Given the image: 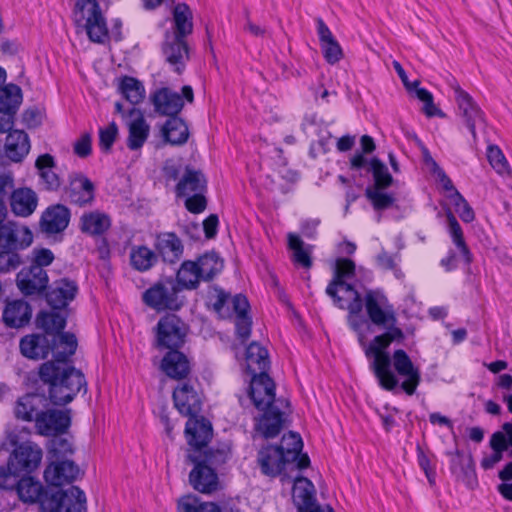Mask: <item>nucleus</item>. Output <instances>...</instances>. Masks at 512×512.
Instances as JSON below:
<instances>
[{"label":"nucleus","instance_id":"1","mask_svg":"<svg viewBox=\"0 0 512 512\" xmlns=\"http://www.w3.org/2000/svg\"><path fill=\"white\" fill-rule=\"evenodd\" d=\"M359 316L360 314H349L348 324L357 334L366 357L372 358L370 368L379 385L387 391H393L400 386L407 395H413L421 382L420 368L413 363L403 349L395 350L392 355L386 351L392 342L404 340L402 329L396 325L381 327L385 332L375 336L369 344H366L363 326L367 325V321Z\"/></svg>","mask_w":512,"mask_h":512},{"label":"nucleus","instance_id":"2","mask_svg":"<svg viewBox=\"0 0 512 512\" xmlns=\"http://www.w3.org/2000/svg\"><path fill=\"white\" fill-rule=\"evenodd\" d=\"M249 396L254 406L263 411L256 418L255 430L265 439L276 437L284 427L286 411L283 408H288V401L275 398V383L267 373L252 376Z\"/></svg>","mask_w":512,"mask_h":512},{"label":"nucleus","instance_id":"3","mask_svg":"<svg viewBox=\"0 0 512 512\" xmlns=\"http://www.w3.org/2000/svg\"><path fill=\"white\" fill-rule=\"evenodd\" d=\"M38 375L47 386L49 400L55 406L70 403L82 389L87 391L84 374L66 363L47 361L40 365Z\"/></svg>","mask_w":512,"mask_h":512},{"label":"nucleus","instance_id":"4","mask_svg":"<svg viewBox=\"0 0 512 512\" xmlns=\"http://www.w3.org/2000/svg\"><path fill=\"white\" fill-rule=\"evenodd\" d=\"M355 264L349 259L340 258L336 261L334 276L326 288L334 304L341 309H347L349 314H360L362 300L360 293L346 282L347 278L354 275Z\"/></svg>","mask_w":512,"mask_h":512},{"label":"nucleus","instance_id":"5","mask_svg":"<svg viewBox=\"0 0 512 512\" xmlns=\"http://www.w3.org/2000/svg\"><path fill=\"white\" fill-rule=\"evenodd\" d=\"M181 288L172 278L157 281L142 294L143 303L157 311H178L184 305Z\"/></svg>","mask_w":512,"mask_h":512},{"label":"nucleus","instance_id":"6","mask_svg":"<svg viewBox=\"0 0 512 512\" xmlns=\"http://www.w3.org/2000/svg\"><path fill=\"white\" fill-rule=\"evenodd\" d=\"M74 17L92 42L103 43L107 39V23L96 0H77Z\"/></svg>","mask_w":512,"mask_h":512},{"label":"nucleus","instance_id":"7","mask_svg":"<svg viewBox=\"0 0 512 512\" xmlns=\"http://www.w3.org/2000/svg\"><path fill=\"white\" fill-rule=\"evenodd\" d=\"M362 308L368 320L377 327L396 325L397 317L394 306L381 290H368L362 298Z\"/></svg>","mask_w":512,"mask_h":512},{"label":"nucleus","instance_id":"8","mask_svg":"<svg viewBox=\"0 0 512 512\" xmlns=\"http://www.w3.org/2000/svg\"><path fill=\"white\" fill-rule=\"evenodd\" d=\"M155 331V346L173 351L179 350L185 343L187 326L178 316L169 314L159 319Z\"/></svg>","mask_w":512,"mask_h":512},{"label":"nucleus","instance_id":"9","mask_svg":"<svg viewBox=\"0 0 512 512\" xmlns=\"http://www.w3.org/2000/svg\"><path fill=\"white\" fill-rule=\"evenodd\" d=\"M43 512H85L86 496L77 486L52 492L41 501Z\"/></svg>","mask_w":512,"mask_h":512},{"label":"nucleus","instance_id":"10","mask_svg":"<svg viewBox=\"0 0 512 512\" xmlns=\"http://www.w3.org/2000/svg\"><path fill=\"white\" fill-rule=\"evenodd\" d=\"M42 458L41 447L34 442L27 441L16 445L8 458V465L13 472L31 474L38 469Z\"/></svg>","mask_w":512,"mask_h":512},{"label":"nucleus","instance_id":"11","mask_svg":"<svg viewBox=\"0 0 512 512\" xmlns=\"http://www.w3.org/2000/svg\"><path fill=\"white\" fill-rule=\"evenodd\" d=\"M184 99L193 102L194 94L191 86H183L182 95L170 88H160L152 95L155 111L161 115L177 117L184 106Z\"/></svg>","mask_w":512,"mask_h":512},{"label":"nucleus","instance_id":"12","mask_svg":"<svg viewBox=\"0 0 512 512\" xmlns=\"http://www.w3.org/2000/svg\"><path fill=\"white\" fill-rule=\"evenodd\" d=\"M31 229L20 222L6 220L0 224V249L25 250L33 243Z\"/></svg>","mask_w":512,"mask_h":512},{"label":"nucleus","instance_id":"13","mask_svg":"<svg viewBox=\"0 0 512 512\" xmlns=\"http://www.w3.org/2000/svg\"><path fill=\"white\" fill-rule=\"evenodd\" d=\"M70 424V410L43 409L36 418L35 428L41 436H56L65 433Z\"/></svg>","mask_w":512,"mask_h":512},{"label":"nucleus","instance_id":"14","mask_svg":"<svg viewBox=\"0 0 512 512\" xmlns=\"http://www.w3.org/2000/svg\"><path fill=\"white\" fill-rule=\"evenodd\" d=\"M451 88L455 94L459 114L470 130L473 138L476 139V125L484 121L483 113L471 95L464 91L456 81L451 83Z\"/></svg>","mask_w":512,"mask_h":512},{"label":"nucleus","instance_id":"15","mask_svg":"<svg viewBox=\"0 0 512 512\" xmlns=\"http://www.w3.org/2000/svg\"><path fill=\"white\" fill-rule=\"evenodd\" d=\"M65 193L71 203L84 207L94 201L95 185L82 172H72L68 176Z\"/></svg>","mask_w":512,"mask_h":512},{"label":"nucleus","instance_id":"16","mask_svg":"<svg viewBox=\"0 0 512 512\" xmlns=\"http://www.w3.org/2000/svg\"><path fill=\"white\" fill-rule=\"evenodd\" d=\"M187 460L195 466L189 474V481L193 488L201 493H212L218 489V476L212 467L198 463L195 453H189Z\"/></svg>","mask_w":512,"mask_h":512},{"label":"nucleus","instance_id":"17","mask_svg":"<svg viewBox=\"0 0 512 512\" xmlns=\"http://www.w3.org/2000/svg\"><path fill=\"white\" fill-rule=\"evenodd\" d=\"M49 278L45 269L37 267H24L16 276V284L19 290L27 296L39 295L48 286Z\"/></svg>","mask_w":512,"mask_h":512},{"label":"nucleus","instance_id":"18","mask_svg":"<svg viewBox=\"0 0 512 512\" xmlns=\"http://www.w3.org/2000/svg\"><path fill=\"white\" fill-rule=\"evenodd\" d=\"M79 472V467L73 461H51L45 468L43 477L48 485L59 487L75 481Z\"/></svg>","mask_w":512,"mask_h":512},{"label":"nucleus","instance_id":"19","mask_svg":"<svg viewBox=\"0 0 512 512\" xmlns=\"http://www.w3.org/2000/svg\"><path fill=\"white\" fill-rule=\"evenodd\" d=\"M173 400L177 410L189 418L197 416L201 411V398L195 388L189 383H181L174 389Z\"/></svg>","mask_w":512,"mask_h":512},{"label":"nucleus","instance_id":"20","mask_svg":"<svg viewBox=\"0 0 512 512\" xmlns=\"http://www.w3.org/2000/svg\"><path fill=\"white\" fill-rule=\"evenodd\" d=\"M70 217V210L65 205H51L41 215V231L48 235L63 232L69 225Z\"/></svg>","mask_w":512,"mask_h":512},{"label":"nucleus","instance_id":"21","mask_svg":"<svg viewBox=\"0 0 512 512\" xmlns=\"http://www.w3.org/2000/svg\"><path fill=\"white\" fill-rule=\"evenodd\" d=\"M162 51L166 61L176 72L180 73L189 58L186 39L170 35V32H167L162 45Z\"/></svg>","mask_w":512,"mask_h":512},{"label":"nucleus","instance_id":"22","mask_svg":"<svg viewBox=\"0 0 512 512\" xmlns=\"http://www.w3.org/2000/svg\"><path fill=\"white\" fill-rule=\"evenodd\" d=\"M47 407L44 394L27 393L19 397L14 406L15 417L26 422H36L43 409Z\"/></svg>","mask_w":512,"mask_h":512},{"label":"nucleus","instance_id":"23","mask_svg":"<svg viewBox=\"0 0 512 512\" xmlns=\"http://www.w3.org/2000/svg\"><path fill=\"white\" fill-rule=\"evenodd\" d=\"M293 497L298 501V512H334L328 505L321 507L314 503V486L312 482L305 477H299L295 480Z\"/></svg>","mask_w":512,"mask_h":512},{"label":"nucleus","instance_id":"24","mask_svg":"<svg viewBox=\"0 0 512 512\" xmlns=\"http://www.w3.org/2000/svg\"><path fill=\"white\" fill-rule=\"evenodd\" d=\"M187 442L196 452L207 445L212 437V425L204 417L192 416L188 418L185 427Z\"/></svg>","mask_w":512,"mask_h":512},{"label":"nucleus","instance_id":"25","mask_svg":"<svg viewBox=\"0 0 512 512\" xmlns=\"http://www.w3.org/2000/svg\"><path fill=\"white\" fill-rule=\"evenodd\" d=\"M77 292L78 286L75 281L62 278L53 282L46 299L53 309H62L74 300Z\"/></svg>","mask_w":512,"mask_h":512},{"label":"nucleus","instance_id":"26","mask_svg":"<svg viewBox=\"0 0 512 512\" xmlns=\"http://www.w3.org/2000/svg\"><path fill=\"white\" fill-rule=\"evenodd\" d=\"M154 247L162 260L170 264L178 262L184 250L181 239L172 232L158 234L155 239Z\"/></svg>","mask_w":512,"mask_h":512},{"label":"nucleus","instance_id":"27","mask_svg":"<svg viewBox=\"0 0 512 512\" xmlns=\"http://www.w3.org/2000/svg\"><path fill=\"white\" fill-rule=\"evenodd\" d=\"M257 462L261 472L269 477L280 475L288 463L281 450L273 445L264 446L259 450Z\"/></svg>","mask_w":512,"mask_h":512},{"label":"nucleus","instance_id":"28","mask_svg":"<svg viewBox=\"0 0 512 512\" xmlns=\"http://www.w3.org/2000/svg\"><path fill=\"white\" fill-rule=\"evenodd\" d=\"M131 121L128 123L129 135L127 138V146L130 150L140 149L146 142L150 126L147 124L140 110L132 108L130 110Z\"/></svg>","mask_w":512,"mask_h":512},{"label":"nucleus","instance_id":"29","mask_svg":"<svg viewBox=\"0 0 512 512\" xmlns=\"http://www.w3.org/2000/svg\"><path fill=\"white\" fill-rule=\"evenodd\" d=\"M37 205V194L30 188L15 189L10 196L11 211L16 216H30L36 210Z\"/></svg>","mask_w":512,"mask_h":512},{"label":"nucleus","instance_id":"30","mask_svg":"<svg viewBox=\"0 0 512 512\" xmlns=\"http://www.w3.org/2000/svg\"><path fill=\"white\" fill-rule=\"evenodd\" d=\"M162 371L172 379H184L190 373V362L179 350L168 351L161 361Z\"/></svg>","mask_w":512,"mask_h":512},{"label":"nucleus","instance_id":"31","mask_svg":"<svg viewBox=\"0 0 512 512\" xmlns=\"http://www.w3.org/2000/svg\"><path fill=\"white\" fill-rule=\"evenodd\" d=\"M15 490L19 499L28 504L39 503L41 505V501L52 494L46 492L42 483L31 476H25L18 480Z\"/></svg>","mask_w":512,"mask_h":512},{"label":"nucleus","instance_id":"32","mask_svg":"<svg viewBox=\"0 0 512 512\" xmlns=\"http://www.w3.org/2000/svg\"><path fill=\"white\" fill-rule=\"evenodd\" d=\"M207 191V180L201 171L186 167L175 187L178 197H185L196 192Z\"/></svg>","mask_w":512,"mask_h":512},{"label":"nucleus","instance_id":"33","mask_svg":"<svg viewBox=\"0 0 512 512\" xmlns=\"http://www.w3.org/2000/svg\"><path fill=\"white\" fill-rule=\"evenodd\" d=\"M20 351L29 359H44L51 352V342L46 335H26L20 340Z\"/></svg>","mask_w":512,"mask_h":512},{"label":"nucleus","instance_id":"34","mask_svg":"<svg viewBox=\"0 0 512 512\" xmlns=\"http://www.w3.org/2000/svg\"><path fill=\"white\" fill-rule=\"evenodd\" d=\"M4 151L13 162H21L30 151V141L23 130L10 131L6 137Z\"/></svg>","mask_w":512,"mask_h":512},{"label":"nucleus","instance_id":"35","mask_svg":"<svg viewBox=\"0 0 512 512\" xmlns=\"http://www.w3.org/2000/svg\"><path fill=\"white\" fill-rule=\"evenodd\" d=\"M31 307L24 300L7 302L3 311V321L6 326L20 328L26 325L31 318Z\"/></svg>","mask_w":512,"mask_h":512},{"label":"nucleus","instance_id":"36","mask_svg":"<svg viewBox=\"0 0 512 512\" xmlns=\"http://www.w3.org/2000/svg\"><path fill=\"white\" fill-rule=\"evenodd\" d=\"M247 370L253 375L267 373L270 366L268 351L256 342H252L246 349Z\"/></svg>","mask_w":512,"mask_h":512},{"label":"nucleus","instance_id":"37","mask_svg":"<svg viewBox=\"0 0 512 512\" xmlns=\"http://www.w3.org/2000/svg\"><path fill=\"white\" fill-rule=\"evenodd\" d=\"M162 137L171 145H182L189 138V130L185 122L179 117L169 118L161 129Z\"/></svg>","mask_w":512,"mask_h":512},{"label":"nucleus","instance_id":"38","mask_svg":"<svg viewBox=\"0 0 512 512\" xmlns=\"http://www.w3.org/2000/svg\"><path fill=\"white\" fill-rule=\"evenodd\" d=\"M51 342V352L54 353L55 363H66V360L72 356L77 348V339L70 333H60L54 335Z\"/></svg>","mask_w":512,"mask_h":512},{"label":"nucleus","instance_id":"39","mask_svg":"<svg viewBox=\"0 0 512 512\" xmlns=\"http://www.w3.org/2000/svg\"><path fill=\"white\" fill-rule=\"evenodd\" d=\"M173 31L170 35L185 38L193 31L192 12L185 3L177 4L173 10Z\"/></svg>","mask_w":512,"mask_h":512},{"label":"nucleus","instance_id":"40","mask_svg":"<svg viewBox=\"0 0 512 512\" xmlns=\"http://www.w3.org/2000/svg\"><path fill=\"white\" fill-rule=\"evenodd\" d=\"M109 217L99 211L84 213L80 218V228L90 235H101L110 227Z\"/></svg>","mask_w":512,"mask_h":512},{"label":"nucleus","instance_id":"41","mask_svg":"<svg viewBox=\"0 0 512 512\" xmlns=\"http://www.w3.org/2000/svg\"><path fill=\"white\" fill-rule=\"evenodd\" d=\"M36 325L46 334L54 335L62 333L66 326V318L56 311H42L36 317Z\"/></svg>","mask_w":512,"mask_h":512},{"label":"nucleus","instance_id":"42","mask_svg":"<svg viewBox=\"0 0 512 512\" xmlns=\"http://www.w3.org/2000/svg\"><path fill=\"white\" fill-rule=\"evenodd\" d=\"M447 228L453 243L459 249L460 254L463 256L465 262L470 264L472 262V254L465 242L462 228L453 213L448 210L446 212Z\"/></svg>","mask_w":512,"mask_h":512},{"label":"nucleus","instance_id":"43","mask_svg":"<svg viewBox=\"0 0 512 512\" xmlns=\"http://www.w3.org/2000/svg\"><path fill=\"white\" fill-rule=\"evenodd\" d=\"M54 165V158L50 154L40 155L35 162V166L39 170L40 177L45 182L46 188L51 191L57 190L61 185L58 175L52 170Z\"/></svg>","mask_w":512,"mask_h":512},{"label":"nucleus","instance_id":"44","mask_svg":"<svg viewBox=\"0 0 512 512\" xmlns=\"http://www.w3.org/2000/svg\"><path fill=\"white\" fill-rule=\"evenodd\" d=\"M158 255L147 246H135L130 252V261L134 269L144 272L151 269L157 262Z\"/></svg>","mask_w":512,"mask_h":512},{"label":"nucleus","instance_id":"45","mask_svg":"<svg viewBox=\"0 0 512 512\" xmlns=\"http://www.w3.org/2000/svg\"><path fill=\"white\" fill-rule=\"evenodd\" d=\"M118 90L123 97L133 105L142 102L145 97V88L143 84L134 77H122L118 84Z\"/></svg>","mask_w":512,"mask_h":512},{"label":"nucleus","instance_id":"46","mask_svg":"<svg viewBox=\"0 0 512 512\" xmlns=\"http://www.w3.org/2000/svg\"><path fill=\"white\" fill-rule=\"evenodd\" d=\"M490 447L493 453L485 455L480 462L484 470L492 469L497 463L503 459V453L507 451V445L504 442V434L502 432H495L490 438Z\"/></svg>","mask_w":512,"mask_h":512},{"label":"nucleus","instance_id":"47","mask_svg":"<svg viewBox=\"0 0 512 512\" xmlns=\"http://www.w3.org/2000/svg\"><path fill=\"white\" fill-rule=\"evenodd\" d=\"M202 277L198 273V266L193 261H185L177 271L175 282L181 288L195 289Z\"/></svg>","mask_w":512,"mask_h":512},{"label":"nucleus","instance_id":"48","mask_svg":"<svg viewBox=\"0 0 512 512\" xmlns=\"http://www.w3.org/2000/svg\"><path fill=\"white\" fill-rule=\"evenodd\" d=\"M195 264L198 266V273L203 281L213 279L223 268V261L213 252L200 256Z\"/></svg>","mask_w":512,"mask_h":512},{"label":"nucleus","instance_id":"49","mask_svg":"<svg viewBox=\"0 0 512 512\" xmlns=\"http://www.w3.org/2000/svg\"><path fill=\"white\" fill-rule=\"evenodd\" d=\"M276 447L281 450L286 461L290 463L298 458L303 448V442L299 434L289 432L283 435L280 445Z\"/></svg>","mask_w":512,"mask_h":512},{"label":"nucleus","instance_id":"50","mask_svg":"<svg viewBox=\"0 0 512 512\" xmlns=\"http://www.w3.org/2000/svg\"><path fill=\"white\" fill-rule=\"evenodd\" d=\"M452 455L451 470L456 472L459 469L469 485L473 486V484H476L477 480L472 455L469 454L465 457L459 450H456Z\"/></svg>","mask_w":512,"mask_h":512},{"label":"nucleus","instance_id":"51","mask_svg":"<svg viewBox=\"0 0 512 512\" xmlns=\"http://www.w3.org/2000/svg\"><path fill=\"white\" fill-rule=\"evenodd\" d=\"M288 246L293 251L292 259L294 263L307 269L312 266L310 250L304 247V242L298 235L294 233L288 234Z\"/></svg>","mask_w":512,"mask_h":512},{"label":"nucleus","instance_id":"52","mask_svg":"<svg viewBox=\"0 0 512 512\" xmlns=\"http://www.w3.org/2000/svg\"><path fill=\"white\" fill-rule=\"evenodd\" d=\"M22 101L21 89L14 84L0 88V109L16 112Z\"/></svg>","mask_w":512,"mask_h":512},{"label":"nucleus","instance_id":"53","mask_svg":"<svg viewBox=\"0 0 512 512\" xmlns=\"http://www.w3.org/2000/svg\"><path fill=\"white\" fill-rule=\"evenodd\" d=\"M369 171L374 177V186L371 188H387L392 183V176L388 172L387 167L378 158H372L369 162Z\"/></svg>","mask_w":512,"mask_h":512},{"label":"nucleus","instance_id":"54","mask_svg":"<svg viewBox=\"0 0 512 512\" xmlns=\"http://www.w3.org/2000/svg\"><path fill=\"white\" fill-rule=\"evenodd\" d=\"M384 188L367 187L365 196L371 202L376 211L386 210L394 204V197L391 194L383 192Z\"/></svg>","mask_w":512,"mask_h":512},{"label":"nucleus","instance_id":"55","mask_svg":"<svg viewBox=\"0 0 512 512\" xmlns=\"http://www.w3.org/2000/svg\"><path fill=\"white\" fill-rule=\"evenodd\" d=\"M74 453L72 443L63 437H54L50 441L49 455L52 461H64L66 457Z\"/></svg>","mask_w":512,"mask_h":512},{"label":"nucleus","instance_id":"56","mask_svg":"<svg viewBox=\"0 0 512 512\" xmlns=\"http://www.w3.org/2000/svg\"><path fill=\"white\" fill-rule=\"evenodd\" d=\"M196 457L198 458V463H203V465L212 467L215 470L226 463L229 458V450L226 448L210 449L203 454L199 453Z\"/></svg>","mask_w":512,"mask_h":512},{"label":"nucleus","instance_id":"57","mask_svg":"<svg viewBox=\"0 0 512 512\" xmlns=\"http://www.w3.org/2000/svg\"><path fill=\"white\" fill-rule=\"evenodd\" d=\"M18 249H0V273H9L22 264Z\"/></svg>","mask_w":512,"mask_h":512},{"label":"nucleus","instance_id":"58","mask_svg":"<svg viewBox=\"0 0 512 512\" xmlns=\"http://www.w3.org/2000/svg\"><path fill=\"white\" fill-rule=\"evenodd\" d=\"M447 197L464 222L470 223L474 220L475 214L473 209L459 192H454V195H447Z\"/></svg>","mask_w":512,"mask_h":512},{"label":"nucleus","instance_id":"59","mask_svg":"<svg viewBox=\"0 0 512 512\" xmlns=\"http://www.w3.org/2000/svg\"><path fill=\"white\" fill-rule=\"evenodd\" d=\"M487 158H488L490 165L499 174H504V173L508 172V169H509L508 162L498 146H496V145L488 146Z\"/></svg>","mask_w":512,"mask_h":512},{"label":"nucleus","instance_id":"60","mask_svg":"<svg viewBox=\"0 0 512 512\" xmlns=\"http://www.w3.org/2000/svg\"><path fill=\"white\" fill-rule=\"evenodd\" d=\"M230 296L222 289L213 288L208 295V303L221 316L225 317V306L229 303Z\"/></svg>","mask_w":512,"mask_h":512},{"label":"nucleus","instance_id":"61","mask_svg":"<svg viewBox=\"0 0 512 512\" xmlns=\"http://www.w3.org/2000/svg\"><path fill=\"white\" fill-rule=\"evenodd\" d=\"M417 98L424 103L423 112L428 117L439 116L444 117V113L436 107L433 100V95L424 88H417L416 91Z\"/></svg>","mask_w":512,"mask_h":512},{"label":"nucleus","instance_id":"62","mask_svg":"<svg viewBox=\"0 0 512 512\" xmlns=\"http://www.w3.org/2000/svg\"><path fill=\"white\" fill-rule=\"evenodd\" d=\"M55 256L48 248H34L31 252L30 266L45 269L52 264Z\"/></svg>","mask_w":512,"mask_h":512},{"label":"nucleus","instance_id":"63","mask_svg":"<svg viewBox=\"0 0 512 512\" xmlns=\"http://www.w3.org/2000/svg\"><path fill=\"white\" fill-rule=\"evenodd\" d=\"M118 135V127L111 122L106 128L99 130V146L104 152H109Z\"/></svg>","mask_w":512,"mask_h":512},{"label":"nucleus","instance_id":"64","mask_svg":"<svg viewBox=\"0 0 512 512\" xmlns=\"http://www.w3.org/2000/svg\"><path fill=\"white\" fill-rule=\"evenodd\" d=\"M321 49L325 60L329 64H335L343 57L342 49L335 38L322 43Z\"/></svg>","mask_w":512,"mask_h":512}]
</instances>
